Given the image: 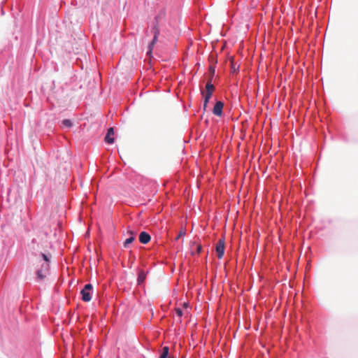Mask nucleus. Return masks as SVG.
<instances>
[{"instance_id": "1", "label": "nucleus", "mask_w": 358, "mask_h": 358, "mask_svg": "<svg viewBox=\"0 0 358 358\" xmlns=\"http://www.w3.org/2000/svg\"><path fill=\"white\" fill-rule=\"evenodd\" d=\"M41 266V268H37L36 271V278L39 281L44 280L49 273V264L47 262H43Z\"/></svg>"}, {"instance_id": "2", "label": "nucleus", "mask_w": 358, "mask_h": 358, "mask_svg": "<svg viewBox=\"0 0 358 358\" xmlns=\"http://www.w3.org/2000/svg\"><path fill=\"white\" fill-rule=\"evenodd\" d=\"M92 288L93 287L91 284H87L85 285L84 288L80 292L83 301L88 302L91 300V290Z\"/></svg>"}, {"instance_id": "3", "label": "nucleus", "mask_w": 358, "mask_h": 358, "mask_svg": "<svg viewBox=\"0 0 358 358\" xmlns=\"http://www.w3.org/2000/svg\"><path fill=\"white\" fill-rule=\"evenodd\" d=\"M215 250L218 259H222L224 253V240L220 239L216 243Z\"/></svg>"}, {"instance_id": "4", "label": "nucleus", "mask_w": 358, "mask_h": 358, "mask_svg": "<svg viewBox=\"0 0 358 358\" xmlns=\"http://www.w3.org/2000/svg\"><path fill=\"white\" fill-rule=\"evenodd\" d=\"M224 103L222 101H217L214 106L213 113L217 116H221L222 114Z\"/></svg>"}, {"instance_id": "5", "label": "nucleus", "mask_w": 358, "mask_h": 358, "mask_svg": "<svg viewBox=\"0 0 358 358\" xmlns=\"http://www.w3.org/2000/svg\"><path fill=\"white\" fill-rule=\"evenodd\" d=\"M150 236L145 231H142L139 234V241L143 244H147L150 241Z\"/></svg>"}, {"instance_id": "6", "label": "nucleus", "mask_w": 358, "mask_h": 358, "mask_svg": "<svg viewBox=\"0 0 358 358\" xmlns=\"http://www.w3.org/2000/svg\"><path fill=\"white\" fill-rule=\"evenodd\" d=\"M114 134L113 128L110 127L108 129L106 136L105 137V141L106 143L109 144H112L114 142V138L111 137L112 135Z\"/></svg>"}, {"instance_id": "7", "label": "nucleus", "mask_w": 358, "mask_h": 358, "mask_svg": "<svg viewBox=\"0 0 358 358\" xmlns=\"http://www.w3.org/2000/svg\"><path fill=\"white\" fill-rule=\"evenodd\" d=\"M230 65H231V73H236L238 71L239 65H236L234 62V59L233 57L230 58Z\"/></svg>"}, {"instance_id": "8", "label": "nucleus", "mask_w": 358, "mask_h": 358, "mask_svg": "<svg viewBox=\"0 0 358 358\" xmlns=\"http://www.w3.org/2000/svg\"><path fill=\"white\" fill-rule=\"evenodd\" d=\"M146 278V273L143 271H140L138 275L137 282L140 285L143 283Z\"/></svg>"}, {"instance_id": "9", "label": "nucleus", "mask_w": 358, "mask_h": 358, "mask_svg": "<svg viewBox=\"0 0 358 358\" xmlns=\"http://www.w3.org/2000/svg\"><path fill=\"white\" fill-rule=\"evenodd\" d=\"M206 93H210L211 95L213 94V92L215 89L213 85L211 83V78L207 82L206 85Z\"/></svg>"}, {"instance_id": "10", "label": "nucleus", "mask_w": 358, "mask_h": 358, "mask_svg": "<svg viewBox=\"0 0 358 358\" xmlns=\"http://www.w3.org/2000/svg\"><path fill=\"white\" fill-rule=\"evenodd\" d=\"M157 38H158V36H154L152 42L149 45L148 51L147 52L148 55H151L153 46L155 45V44L157 41Z\"/></svg>"}, {"instance_id": "11", "label": "nucleus", "mask_w": 358, "mask_h": 358, "mask_svg": "<svg viewBox=\"0 0 358 358\" xmlns=\"http://www.w3.org/2000/svg\"><path fill=\"white\" fill-rule=\"evenodd\" d=\"M202 94H204L203 110H206L212 95L210 93L204 94V92H202Z\"/></svg>"}, {"instance_id": "12", "label": "nucleus", "mask_w": 358, "mask_h": 358, "mask_svg": "<svg viewBox=\"0 0 358 358\" xmlns=\"http://www.w3.org/2000/svg\"><path fill=\"white\" fill-rule=\"evenodd\" d=\"M41 256H42V259H40L38 261V263L39 264H42L43 262H47L48 264H49V262H50V257L48 255H45V254H41Z\"/></svg>"}, {"instance_id": "13", "label": "nucleus", "mask_w": 358, "mask_h": 358, "mask_svg": "<svg viewBox=\"0 0 358 358\" xmlns=\"http://www.w3.org/2000/svg\"><path fill=\"white\" fill-rule=\"evenodd\" d=\"M169 348L165 346L162 348V352L159 357V358H166L169 355Z\"/></svg>"}, {"instance_id": "14", "label": "nucleus", "mask_w": 358, "mask_h": 358, "mask_svg": "<svg viewBox=\"0 0 358 358\" xmlns=\"http://www.w3.org/2000/svg\"><path fill=\"white\" fill-rule=\"evenodd\" d=\"M135 240V237L130 236L129 238H127L125 241L124 242V247L128 248L129 245L131 243Z\"/></svg>"}, {"instance_id": "15", "label": "nucleus", "mask_w": 358, "mask_h": 358, "mask_svg": "<svg viewBox=\"0 0 358 358\" xmlns=\"http://www.w3.org/2000/svg\"><path fill=\"white\" fill-rule=\"evenodd\" d=\"M62 124H63V126L68 127V128H69L72 126V123H71V120H64L62 121Z\"/></svg>"}, {"instance_id": "16", "label": "nucleus", "mask_w": 358, "mask_h": 358, "mask_svg": "<svg viewBox=\"0 0 358 358\" xmlns=\"http://www.w3.org/2000/svg\"><path fill=\"white\" fill-rule=\"evenodd\" d=\"M175 311H176V315L179 317H181L184 315V313H183L182 310L181 308H176Z\"/></svg>"}, {"instance_id": "17", "label": "nucleus", "mask_w": 358, "mask_h": 358, "mask_svg": "<svg viewBox=\"0 0 358 358\" xmlns=\"http://www.w3.org/2000/svg\"><path fill=\"white\" fill-rule=\"evenodd\" d=\"M152 31L154 33V36H158L159 34V29L157 26H155L153 28H152Z\"/></svg>"}, {"instance_id": "18", "label": "nucleus", "mask_w": 358, "mask_h": 358, "mask_svg": "<svg viewBox=\"0 0 358 358\" xmlns=\"http://www.w3.org/2000/svg\"><path fill=\"white\" fill-rule=\"evenodd\" d=\"M196 247V253L199 254L201 251V245H195Z\"/></svg>"}, {"instance_id": "19", "label": "nucleus", "mask_w": 358, "mask_h": 358, "mask_svg": "<svg viewBox=\"0 0 358 358\" xmlns=\"http://www.w3.org/2000/svg\"><path fill=\"white\" fill-rule=\"evenodd\" d=\"M209 71H210V73L211 74V77H213L214 73H215V69L213 67H212V66H210Z\"/></svg>"}, {"instance_id": "20", "label": "nucleus", "mask_w": 358, "mask_h": 358, "mask_svg": "<svg viewBox=\"0 0 358 358\" xmlns=\"http://www.w3.org/2000/svg\"><path fill=\"white\" fill-rule=\"evenodd\" d=\"M128 234H129L131 235V236H133V237H135V235H136V233L134 232L133 231H128Z\"/></svg>"}, {"instance_id": "21", "label": "nucleus", "mask_w": 358, "mask_h": 358, "mask_svg": "<svg viewBox=\"0 0 358 358\" xmlns=\"http://www.w3.org/2000/svg\"><path fill=\"white\" fill-rule=\"evenodd\" d=\"M185 234V232L184 231H180L179 234L178 235V236L176 237V239L178 240L180 236H183Z\"/></svg>"}, {"instance_id": "22", "label": "nucleus", "mask_w": 358, "mask_h": 358, "mask_svg": "<svg viewBox=\"0 0 358 358\" xmlns=\"http://www.w3.org/2000/svg\"><path fill=\"white\" fill-rule=\"evenodd\" d=\"M183 306H184V307H185V308H187V303H185L183 304Z\"/></svg>"}, {"instance_id": "23", "label": "nucleus", "mask_w": 358, "mask_h": 358, "mask_svg": "<svg viewBox=\"0 0 358 358\" xmlns=\"http://www.w3.org/2000/svg\"><path fill=\"white\" fill-rule=\"evenodd\" d=\"M169 358H173V357H169Z\"/></svg>"}]
</instances>
